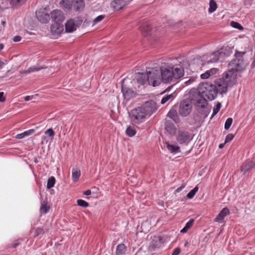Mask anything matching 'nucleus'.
Instances as JSON below:
<instances>
[{"mask_svg":"<svg viewBox=\"0 0 255 255\" xmlns=\"http://www.w3.org/2000/svg\"><path fill=\"white\" fill-rule=\"evenodd\" d=\"M77 27L73 19H69L65 23V30L67 32H72L76 30Z\"/></svg>","mask_w":255,"mask_h":255,"instance_id":"nucleus-19","label":"nucleus"},{"mask_svg":"<svg viewBox=\"0 0 255 255\" xmlns=\"http://www.w3.org/2000/svg\"><path fill=\"white\" fill-rule=\"evenodd\" d=\"M91 194V190H87L85 192H84V194L85 195H90Z\"/></svg>","mask_w":255,"mask_h":255,"instance_id":"nucleus-55","label":"nucleus"},{"mask_svg":"<svg viewBox=\"0 0 255 255\" xmlns=\"http://www.w3.org/2000/svg\"><path fill=\"white\" fill-rule=\"evenodd\" d=\"M126 134L129 137L133 136L136 133V130L133 127H128L126 130Z\"/></svg>","mask_w":255,"mask_h":255,"instance_id":"nucleus-33","label":"nucleus"},{"mask_svg":"<svg viewBox=\"0 0 255 255\" xmlns=\"http://www.w3.org/2000/svg\"><path fill=\"white\" fill-rule=\"evenodd\" d=\"M44 231L42 228H38L35 230V234L36 236L44 234Z\"/></svg>","mask_w":255,"mask_h":255,"instance_id":"nucleus-42","label":"nucleus"},{"mask_svg":"<svg viewBox=\"0 0 255 255\" xmlns=\"http://www.w3.org/2000/svg\"><path fill=\"white\" fill-rule=\"evenodd\" d=\"M168 116L170 118L172 119L174 121H175V115H174V113L172 112H169L168 114Z\"/></svg>","mask_w":255,"mask_h":255,"instance_id":"nucleus-49","label":"nucleus"},{"mask_svg":"<svg viewBox=\"0 0 255 255\" xmlns=\"http://www.w3.org/2000/svg\"><path fill=\"white\" fill-rule=\"evenodd\" d=\"M233 123V119L231 118H228L225 124V129L228 130L231 127Z\"/></svg>","mask_w":255,"mask_h":255,"instance_id":"nucleus-40","label":"nucleus"},{"mask_svg":"<svg viewBox=\"0 0 255 255\" xmlns=\"http://www.w3.org/2000/svg\"><path fill=\"white\" fill-rule=\"evenodd\" d=\"M214 86L216 87V96L219 93L220 94L226 93L227 92V88L230 87L229 85L222 79H218L215 82Z\"/></svg>","mask_w":255,"mask_h":255,"instance_id":"nucleus-10","label":"nucleus"},{"mask_svg":"<svg viewBox=\"0 0 255 255\" xmlns=\"http://www.w3.org/2000/svg\"><path fill=\"white\" fill-rule=\"evenodd\" d=\"M125 4V2L123 0H115L111 3V7L115 10L122 9Z\"/></svg>","mask_w":255,"mask_h":255,"instance_id":"nucleus-21","label":"nucleus"},{"mask_svg":"<svg viewBox=\"0 0 255 255\" xmlns=\"http://www.w3.org/2000/svg\"><path fill=\"white\" fill-rule=\"evenodd\" d=\"M49 210V207L47 205V203L45 201L41 202L40 211L41 213L46 214Z\"/></svg>","mask_w":255,"mask_h":255,"instance_id":"nucleus-32","label":"nucleus"},{"mask_svg":"<svg viewBox=\"0 0 255 255\" xmlns=\"http://www.w3.org/2000/svg\"><path fill=\"white\" fill-rule=\"evenodd\" d=\"M46 68V67L44 66H33L29 67L27 70H25L24 73L27 74L31 72H34L45 69Z\"/></svg>","mask_w":255,"mask_h":255,"instance_id":"nucleus-28","label":"nucleus"},{"mask_svg":"<svg viewBox=\"0 0 255 255\" xmlns=\"http://www.w3.org/2000/svg\"><path fill=\"white\" fill-rule=\"evenodd\" d=\"M4 62H2L0 60V68L2 67L3 65H4Z\"/></svg>","mask_w":255,"mask_h":255,"instance_id":"nucleus-60","label":"nucleus"},{"mask_svg":"<svg viewBox=\"0 0 255 255\" xmlns=\"http://www.w3.org/2000/svg\"><path fill=\"white\" fill-rule=\"evenodd\" d=\"M26 0H9L10 4L12 6H19L25 3Z\"/></svg>","mask_w":255,"mask_h":255,"instance_id":"nucleus-31","label":"nucleus"},{"mask_svg":"<svg viewBox=\"0 0 255 255\" xmlns=\"http://www.w3.org/2000/svg\"><path fill=\"white\" fill-rule=\"evenodd\" d=\"M225 143H226L225 142L224 143H221V144H220L219 145V147L220 148H223V147L224 146V145H225Z\"/></svg>","mask_w":255,"mask_h":255,"instance_id":"nucleus-58","label":"nucleus"},{"mask_svg":"<svg viewBox=\"0 0 255 255\" xmlns=\"http://www.w3.org/2000/svg\"><path fill=\"white\" fill-rule=\"evenodd\" d=\"M141 106L144 110V112L146 116L148 117L150 116L153 113L155 112L158 109V106L156 103L153 100L146 101Z\"/></svg>","mask_w":255,"mask_h":255,"instance_id":"nucleus-9","label":"nucleus"},{"mask_svg":"<svg viewBox=\"0 0 255 255\" xmlns=\"http://www.w3.org/2000/svg\"><path fill=\"white\" fill-rule=\"evenodd\" d=\"M226 52L227 49L226 48H222L212 53L210 56V59L207 61V63H215L219 61L222 62L224 58L229 55V53H227Z\"/></svg>","mask_w":255,"mask_h":255,"instance_id":"nucleus-6","label":"nucleus"},{"mask_svg":"<svg viewBox=\"0 0 255 255\" xmlns=\"http://www.w3.org/2000/svg\"><path fill=\"white\" fill-rule=\"evenodd\" d=\"M5 101V99L4 97L3 92H0V102H3Z\"/></svg>","mask_w":255,"mask_h":255,"instance_id":"nucleus-50","label":"nucleus"},{"mask_svg":"<svg viewBox=\"0 0 255 255\" xmlns=\"http://www.w3.org/2000/svg\"><path fill=\"white\" fill-rule=\"evenodd\" d=\"M55 183V179L53 176H51L48 179L47 181V188L48 189L51 188L54 186Z\"/></svg>","mask_w":255,"mask_h":255,"instance_id":"nucleus-35","label":"nucleus"},{"mask_svg":"<svg viewBox=\"0 0 255 255\" xmlns=\"http://www.w3.org/2000/svg\"><path fill=\"white\" fill-rule=\"evenodd\" d=\"M127 248L123 244H119L116 248V255H124L126 253Z\"/></svg>","mask_w":255,"mask_h":255,"instance_id":"nucleus-24","label":"nucleus"},{"mask_svg":"<svg viewBox=\"0 0 255 255\" xmlns=\"http://www.w3.org/2000/svg\"><path fill=\"white\" fill-rule=\"evenodd\" d=\"M253 0H244L245 5H251Z\"/></svg>","mask_w":255,"mask_h":255,"instance_id":"nucleus-54","label":"nucleus"},{"mask_svg":"<svg viewBox=\"0 0 255 255\" xmlns=\"http://www.w3.org/2000/svg\"><path fill=\"white\" fill-rule=\"evenodd\" d=\"M171 89V87H168L167 88H166L163 92V93H165V92H168L169 91V90H170Z\"/></svg>","mask_w":255,"mask_h":255,"instance_id":"nucleus-57","label":"nucleus"},{"mask_svg":"<svg viewBox=\"0 0 255 255\" xmlns=\"http://www.w3.org/2000/svg\"><path fill=\"white\" fill-rule=\"evenodd\" d=\"M185 185L182 184L180 187L177 188L175 190V192L178 193V192H180L185 187Z\"/></svg>","mask_w":255,"mask_h":255,"instance_id":"nucleus-51","label":"nucleus"},{"mask_svg":"<svg viewBox=\"0 0 255 255\" xmlns=\"http://www.w3.org/2000/svg\"><path fill=\"white\" fill-rule=\"evenodd\" d=\"M81 175V171L78 168H74L72 169V179L74 181H76L78 180Z\"/></svg>","mask_w":255,"mask_h":255,"instance_id":"nucleus-26","label":"nucleus"},{"mask_svg":"<svg viewBox=\"0 0 255 255\" xmlns=\"http://www.w3.org/2000/svg\"><path fill=\"white\" fill-rule=\"evenodd\" d=\"M188 244V242H186L185 244V246H186L187 245V244Z\"/></svg>","mask_w":255,"mask_h":255,"instance_id":"nucleus-62","label":"nucleus"},{"mask_svg":"<svg viewBox=\"0 0 255 255\" xmlns=\"http://www.w3.org/2000/svg\"><path fill=\"white\" fill-rule=\"evenodd\" d=\"M192 109V102L189 100H184L180 103L179 113L182 117H186L190 114Z\"/></svg>","mask_w":255,"mask_h":255,"instance_id":"nucleus-7","label":"nucleus"},{"mask_svg":"<svg viewBox=\"0 0 255 255\" xmlns=\"http://www.w3.org/2000/svg\"><path fill=\"white\" fill-rule=\"evenodd\" d=\"M139 28L141 31H145L146 32H149L151 29L150 25L146 23L141 25Z\"/></svg>","mask_w":255,"mask_h":255,"instance_id":"nucleus-38","label":"nucleus"},{"mask_svg":"<svg viewBox=\"0 0 255 255\" xmlns=\"http://www.w3.org/2000/svg\"><path fill=\"white\" fill-rule=\"evenodd\" d=\"M221 107V104L220 102H217L216 107L213 109V112L211 116V119L213 118L220 111Z\"/></svg>","mask_w":255,"mask_h":255,"instance_id":"nucleus-37","label":"nucleus"},{"mask_svg":"<svg viewBox=\"0 0 255 255\" xmlns=\"http://www.w3.org/2000/svg\"><path fill=\"white\" fill-rule=\"evenodd\" d=\"M60 5L63 9L67 10H70L72 7V4L69 0H61Z\"/></svg>","mask_w":255,"mask_h":255,"instance_id":"nucleus-23","label":"nucleus"},{"mask_svg":"<svg viewBox=\"0 0 255 255\" xmlns=\"http://www.w3.org/2000/svg\"><path fill=\"white\" fill-rule=\"evenodd\" d=\"M198 186H196L194 187L192 190H191L187 195V197L188 199H192L193 197L195 196L196 193L198 191Z\"/></svg>","mask_w":255,"mask_h":255,"instance_id":"nucleus-36","label":"nucleus"},{"mask_svg":"<svg viewBox=\"0 0 255 255\" xmlns=\"http://www.w3.org/2000/svg\"><path fill=\"white\" fill-rule=\"evenodd\" d=\"M34 97V96H27L24 97V100L25 101H29L31 100H32Z\"/></svg>","mask_w":255,"mask_h":255,"instance_id":"nucleus-53","label":"nucleus"},{"mask_svg":"<svg viewBox=\"0 0 255 255\" xmlns=\"http://www.w3.org/2000/svg\"><path fill=\"white\" fill-rule=\"evenodd\" d=\"M19 244V242H16V243H13L12 244V247L13 248H16L18 245Z\"/></svg>","mask_w":255,"mask_h":255,"instance_id":"nucleus-56","label":"nucleus"},{"mask_svg":"<svg viewBox=\"0 0 255 255\" xmlns=\"http://www.w3.org/2000/svg\"><path fill=\"white\" fill-rule=\"evenodd\" d=\"M77 203L78 205L84 208H86L89 206V203L88 202L82 199H78L77 201Z\"/></svg>","mask_w":255,"mask_h":255,"instance_id":"nucleus-39","label":"nucleus"},{"mask_svg":"<svg viewBox=\"0 0 255 255\" xmlns=\"http://www.w3.org/2000/svg\"><path fill=\"white\" fill-rule=\"evenodd\" d=\"M180 252V249L179 248H176L173 250L172 255H179Z\"/></svg>","mask_w":255,"mask_h":255,"instance_id":"nucleus-48","label":"nucleus"},{"mask_svg":"<svg viewBox=\"0 0 255 255\" xmlns=\"http://www.w3.org/2000/svg\"><path fill=\"white\" fill-rule=\"evenodd\" d=\"M230 213L229 210L227 208H223L217 217L215 219V221L218 222H222L225 217Z\"/></svg>","mask_w":255,"mask_h":255,"instance_id":"nucleus-20","label":"nucleus"},{"mask_svg":"<svg viewBox=\"0 0 255 255\" xmlns=\"http://www.w3.org/2000/svg\"><path fill=\"white\" fill-rule=\"evenodd\" d=\"M174 98V93L171 94L170 95H166L164 97H163L161 101V103L162 104H165L169 100L172 101Z\"/></svg>","mask_w":255,"mask_h":255,"instance_id":"nucleus-34","label":"nucleus"},{"mask_svg":"<svg viewBox=\"0 0 255 255\" xmlns=\"http://www.w3.org/2000/svg\"><path fill=\"white\" fill-rule=\"evenodd\" d=\"M163 244V239L161 237L154 236L150 243L148 249L150 251H153L155 249L160 248Z\"/></svg>","mask_w":255,"mask_h":255,"instance_id":"nucleus-13","label":"nucleus"},{"mask_svg":"<svg viewBox=\"0 0 255 255\" xmlns=\"http://www.w3.org/2000/svg\"><path fill=\"white\" fill-rule=\"evenodd\" d=\"M126 80L124 79L122 81V92L124 99L127 102L135 96L134 91L127 84H126Z\"/></svg>","mask_w":255,"mask_h":255,"instance_id":"nucleus-8","label":"nucleus"},{"mask_svg":"<svg viewBox=\"0 0 255 255\" xmlns=\"http://www.w3.org/2000/svg\"><path fill=\"white\" fill-rule=\"evenodd\" d=\"M3 48H4V45H3V44H2V43H0V50H2V49H3Z\"/></svg>","mask_w":255,"mask_h":255,"instance_id":"nucleus-61","label":"nucleus"},{"mask_svg":"<svg viewBox=\"0 0 255 255\" xmlns=\"http://www.w3.org/2000/svg\"><path fill=\"white\" fill-rule=\"evenodd\" d=\"M35 131V130L33 129H31L28 130H26L22 133L17 134L15 137L17 139H22L26 136H29L32 134H33Z\"/></svg>","mask_w":255,"mask_h":255,"instance_id":"nucleus-25","label":"nucleus"},{"mask_svg":"<svg viewBox=\"0 0 255 255\" xmlns=\"http://www.w3.org/2000/svg\"><path fill=\"white\" fill-rule=\"evenodd\" d=\"M231 25L236 28H237L240 30L243 29V26L238 22H235L234 21H231Z\"/></svg>","mask_w":255,"mask_h":255,"instance_id":"nucleus-41","label":"nucleus"},{"mask_svg":"<svg viewBox=\"0 0 255 255\" xmlns=\"http://www.w3.org/2000/svg\"><path fill=\"white\" fill-rule=\"evenodd\" d=\"M194 220L190 219L185 225V227L181 230V233H185L193 226Z\"/></svg>","mask_w":255,"mask_h":255,"instance_id":"nucleus-30","label":"nucleus"},{"mask_svg":"<svg viewBox=\"0 0 255 255\" xmlns=\"http://www.w3.org/2000/svg\"><path fill=\"white\" fill-rule=\"evenodd\" d=\"M1 23L3 25V26L4 27L6 24V21L5 20H2Z\"/></svg>","mask_w":255,"mask_h":255,"instance_id":"nucleus-59","label":"nucleus"},{"mask_svg":"<svg viewBox=\"0 0 255 255\" xmlns=\"http://www.w3.org/2000/svg\"><path fill=\"white\" fill-rule=\"evenodd\" d=\"M210 73L208 71H206L204 73L202 74L200 76L201 78L202 79H206L210 77Z\"/></svg>","mask_w":255,"mask_h":255,"instance_id":"nucleus-46","label":"nucleus"},{"mask_svg":"<svg viewBox=\"0 0 255 255\" xmlns=\"http://www.w3.org/2000/svg\"><path fill=\"white\" fill-rule=\"evenodd\" d=\"M228 70L225 72L222 79L229 85L232 86L237 81L240 73L245 69V64L242 59H236L232 61L228 64Z\"/></svg>","mask_w":255,"mask_h":255,"instance_id":"nucleus-1","label":"nucleus"},{"mask_svg":"<svg viewBox=\"0 0 255 255\" xmlns=\"http://www.w3.org/2000/svg\"><path fill=\"white\" fill-rule=\"evenodd\" d=\"M216 87L211 83H201L198 88V93L209 100H213L216 97Z\"/></svg>","mask_w":255,"mask_h":255,"instance_id":"nucleus-4","label":"nucleus"},{"mask_svg":"<svg viewBox=\"0 0 255 255\" xmlns=\"http://www.w3.org/2000/svg\"><path fill=\"white\" fill-rule=\"evenodd\" d=\"M234 137V135L233 134H228L225 138V142L227 143L231 141Z\"/></svg>","mask_w":255,"mask_h":255,"instance_id":"nucleus-45","label":"nucleus"},{"mask_svg":"<svg viewBox=\"0 0 255 255\" xmlns=\"http://www.w3.org/2000/svg\"><path fill=\"white\" fill-rule=\"evenodd\" d=\"M44 133L45 134H47L49 136H53L54 135L55 133L53 131V130L52 128H49L47 129L45 132Z\"/></svg>","mask_w":255,"mask_h":255,"instance_id":"nucleus-44","label":"nucleus"},{"mask_svg":"<svg viewBox=\"0 0 255 255\" xmlns=\"http://www.w3.org/2000/svg\"><path fill=\"white\" fill-rule=\"evenodd\" d=\"M184 71L181 65H175L170 68H162L161 76L164 83L176 81L184 76Z\"/></svg>","mask_w":255,"mask_h":255,"instance_id":"nucleus-3","label":"nucleus"},{"mask_svg":"<svg viewBox=\"0 0 255 255\" xmlns=\"http://www.w3.org/2000/svg\"><path fill=\"white\" fill-rule=\"evenodd\" d=\"M192 138L188 132L183 130H179L176 136L177 140L180 144H187Z\"/></svg>","mask_w":255,"mask_h":255,"instance_id":"nucleus-12","label":"nucleus"},{"mask_svg":"<svg viewBox=\"0 0 255 255\" xmlns=\"http://www.w3.org/2000/svg\"><path fill=\"white\" fill-rule=\"evenodd\" d=\"M218 71V69L217 68H211L210 70H208V72L210 73V76L213 75L215 74H216L217 71Z\"/></svg>","mask_w":255,"mask_h":255,"instance_id":"nucleus-47","label":"nucleus"},{"mask_svg":"<svg viewBox=\"0 0 255 255\" xmlns=\"http://www.w3.org/2000/svg\"><path fill=\"white\" fill-rule=\"evenodd\" d=\"M167 148L173 153H175L180 151V147L178 146L172 145L168 142H166Z\"/></svg>","mask_w":255,"mask_h":255,"instance_id":"nucleus-27","label":"nucleus"},{"mask_svg":"<svg viewBox=\"0 0 255 255\" xmlns=\"http://www.w3.org/2000/svg\"><path fill=\"white\" fill-rule=\"evenodd\" d=\"M36 16L38 20L42 23H47L49 20V15L43 9L36 11Z\"/></svg>","mask_w":255,"mask_h":255,"instance_id":"nucleus-15","label":"nucleus"},{"mask_svg":"<svg viewBox=\"0 0 255 255\" xmlns=\"http://www.w3.org/2000/svg\"><path fill=\"white\" fill-rule=\"evenodd\" d=\"M255 166V163L252 161H246L241 167V171L243 174L252 169Z\"/></svg>","mask_w":255,"mask_h":255,"instance_id":"nucleus-18","label":"nucleus"},{"mask_svg":"<svg viewBox=\"0 0 255 255\" xmlns=\"http://www.w3.org/2000/svg\"><path fill=\"white\" fill-rule=\"evenodd\" d=\"M21 37L20 36H15L13 37V40L14 42H19L21 40Z\"/></svg>","mask_w":255,"mask_h":255,"instance_id":"nucleus-52","label":"nucleus"},{"mask_svg":"<svg viewBox=\"0 0 255 255\" xmlns=\"http://www.w3.org/2000/svg\"><path fill=\"white\" fill-rule=\"evenodd\" d=\"M51 18L54 23H62L65 19L63 12L59 9H54L50 13Z\"/></svg>","mask_w":255,"mask_h":255,"instance_id":"nucleus-11","label":"nucleus"},{"mask_svg":"<svg viewBox=\"0 0 255 255\" xmlns=\"http://www.w3.org/2000/svg\"><path fill=\"white\" fill-rule=\"evenodd\" d=\"M72 6L76 11H81L85 7L84 0H72Z\"/></svg>","mask_w":255,"mask_h":255,"instance_id":"nucleus-17","label":"nucleus"},{"mask_svg":"<svg viewBox=\"0 0 255 255\" xmlns=\"http://www.w3.org/2000/svg\"><path fill=\"white\" fill-rule=\"evenodd\" d=\"M217 8V5L216 1L214 0H210L209 2V8L208 9L209 13H213L216 10Z\"/></svg>","mask_w":255,"mask_h":255,"instance_id":"nucleus-29","label":"nucleus"},{"mask_svg":"<svg viewBox=\"0 0 255 255\" xmlns=\"http://www.w3.org/2000/svg\"><path fill=\"white\" fill-rule=\"evenodd\" d=\"M146 70V73H138L136 75V79L138 84L144 85L146 83L153 87L158 86L161 82L159 72L154 69Z\"/></svg>","mask_w":255,"mask_h":255,"instance_id":"nucleus-2","label":"nucleus"},{"mask_svg":"<svg viewBox=\"0 0 255 255\" xmlns=\"http://www.w3.org/2000/svg\"><path fill=\"white\" fill-rule=\"evenodd\" d=\"M165 130L170 134L175 133L176 128L174 125L170 122H167L165 124Z\"/></svg>","mask_w":255,"mask_h":255,"instance_id":"nucleus-22","label":"nucleus"},{"mask_svg":"<svg viewBox=\"0 0 255 255\" xmlns=\"http://www.w3.org/2000/svg\"><path fill=\"white\" fill-rule=\"evenodd\" d=\"M206 97L202 96L197 93L196 99H192L194 101V104L198 110L205 108L207 105V101Z\"/></svg>","mask_w":255,"mask_h":255,"instance_id":"nucleus-14","label":"nucleus"},{"mask_svg":"<svg viewBox=\"0 0 255 255\" xmlns=\"http://www.w3.org/2000/svg\"><path fill=\"white\" fill-rule=\"evenodd\" d=\"M63 30L62 23H54L51 26V32L53 35H58Z\"/></svg>","mask_w":255,"mask_h":255,"instance_id":"nucleus-16","label":"nucleus"},{"mask_svg":"<svg viewBox=\"0 0 255 255\" xmlns=\"http://www.w3.org/2000/svg\"><path fill=\"white\" fill-rule=\"evenodd\" d=\"M104 17H105V16L103 15H101L97 16L94 19V20H93L94 23L96 24V23H97L98 22L102 21L104 18Z\"/></svg>","mask_w":255,"mask_h":255,"instance_id":"nucleus-43","label":"nucleus"},{"mask_svg":"<svg viewBox=\"0 0 255 255\" xmlns=\"http://www.w3.org/2000/svg\"><path fill=\"white\" fill-rule=\"evenodd\" d=\"M129 115L131 120L137 124L142 122L147 117L141 106L138 107L131 110Z\"/></svg>","mask_w":255,"mask_h":255,"instance_id":"nucleus-5","label":"nucleus"}]
</instances>
